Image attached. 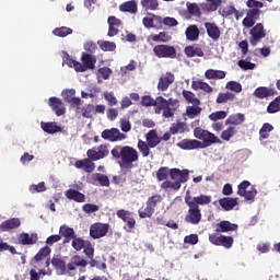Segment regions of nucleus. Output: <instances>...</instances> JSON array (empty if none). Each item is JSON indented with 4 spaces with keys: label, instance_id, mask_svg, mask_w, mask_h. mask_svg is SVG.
Here are the masks:
<instances>
[{
    "label": "nucleus",
    "instance_id": "nucleus-64",
    "mask_svg": "<svg viewBox=\"0 0 280 280\" xmlns=\"http://www.w3.org/2000/svg\"><path fill=\"white\" fill-rule=\"evenodd\" d=\"M250 187V182L248 180H243L238 186H237V196H241L245 194L246 189Z\"/></svg>",
    "mask_w": 280,
    "mask_h": 280
},
{
    "label": "nucleus",
    "instance_id": "nucleus-31",
    "mask_svg": "<svg viewBox=\"0 0 280 280\" xmlns=\"http://www.w3.org/2000/svg\"><path fill=\"white\" fill-rule=\"evenodd\" d=\"M140 5L144 12H154L159 10V0H141Z\"/></svg>",
    "mask_w": 280,
    "mask_h": 280
},
{
    "label": "nucleus",
    "instance_id": "nucleus-42",
    "mask_svg": "<svg viewBox=\"0 0 280 280\" xmlns=\"http://www.w3.org/2000/svg\"><path fill=\"white\" fill-rule=\"evenodd\" d=\"M161 202H163V197H161V195H153L148 198L145 205H149L151 208L155 210L156 207L161 205Z\"/></svg>",
    "mask_w": 280,
    "mask_h": 280
},
{
    "label": "nucleus",
    "instance_id": "nucleus-57",
    "mask_svg": "<svg viewBox=\"0 0 280 280\" xmlns=\"http://www.w3.org/2000/svg\"><path fill=\"white\" fill-rule=\"evenodd\" d=\"M155 102H156V100H154L152 96L144 95L141 98V106H144L145 108H149L150 106H154Z\"/></svg>",
    "mask_w": 280,
    "mask_h": 280
},
{
    "label": "nucleus",
    "instance_id": "nucleus-44",
    "mask_svg": "<svg viewBox=\"0 0 280 280\" xmlns=\"http://www.w3.org/2000/svg\"><path fill=\"white\" fill-rule=\"evenodd\" d=\"M167 176H170V167L161 166L156 172V178L161 183L167 180Z\"/></svg>",
    "mask_w": 280,
    "mask_h": 280
},
{
    "label": "nucleus",
    "instance_id": "nucleus-26",
    "mask_svg": "<svg viewBox=\"0 0 280 280\" xmlns=\"http://www.w3.org/2000/svg\"><path fill=\"white\" fill-rule=\"evenodd\" d=\"M230 231H237V224L230 221H221L217 224L215 233H229Z\"/></svg>",
    "mask_w": 280,
    "mask_h": 280
},
{
    "label": "nucleus",
    "instance_id": "nucleus-3",
    "mask_svg": "<svg viewBox=\"0 0 280 280\" xmlns=\"http://www.w3.org/2000/svg\"><path fill=\"white\" fill-rule=\"evenodd\" d=\"M110 154L114 161H119V166L122 170H132L133 163L139 161V151L130 145H115Z\"/></svg>",
    "mask_w": 280,
    "mask_h": 280
},
{
    "label": "nucleus",
    "instance_id": "nucleus-61",
    "mask_svg": "<svg viewBox=\"0 0 280 280\" xmlns=\"http://www.w3.org/2000/svg\"><path fill=\"white\" fill-rule=\"evenodd\" d=\"M104 98L106 100V102H108L109 106H117V97H115V94L113 92L104 93Z\"/></svg>",
    "mask_w": 280,
    "mask_h": 280
},
{
    "label": "nucleus",
    "instance_id": "nucleus-9",
    "mask_svg": "<svg viewBox=\"0 0 280 280\" xmlns=\"http://www.w3.org/2000/svg\"><path fill=\"white\" fill-rule=\"evenodd\" d=\"M86 266H89L86 259L82 258L80 255H74L67 264V272H73V270H78V268L80 272H86Z\"/></svg>",
    "mask_w": 280,
    "mask_h": 280
},
{
    "label": "nucleus",
    "instance_id": "nucleus-4",
    "mask_svg": "<svg viewBox=\"0 0 280 280\" xmlns=\"http://www.w3.org/2000/svg\"><path fill=\"white\" fill-rule=\"evenodd\" d=\"M170 178L171 180H165L161 184V189H173L174 191H178L183 185V183H187L189 180V170L184 168H171L170 170Z\"/></svg>",
    "mask_w": 280,
    "mask_h": 280
},
{
    "label": "nucleus",
    "instance_id": "nucleus-41",
    "mask_svg": "<svg viewBox=\"0 0 280 280\" xmlns=\"http://www.w3.org/2000/svg\"><path fill=\"white\" fill-rule=\"evenodd\" d=\"M60 237H75V230L67 225H61L59 229Z\"/></svg>",
    "mask_w": 280,
    "mask_h": 280
},
{
    "label": "nucleus",
    "instance_id": "nucleus-1",
    "mask_svg": "<svg viewBox=\"0 0 280 280\" xmlns=\"http://www.w3.org/2000/svg\"><path fill=\"white\" fill-rule=\"evenodd\" d=\"M184 200L188 207L185 222L188 224H200V222H202V212L200 211V207H207V205H211V196L199 195L191 197V192L187 190Z\"/></svg>",
    "mask_w": 280,
    "mask_h": 280
},
{
    "label": "nucleus",
    "instance_id": "nucleus-34",
    "mask_svg": "<svg viewBox=\"0 0 280 280\" xmlns=\"http://www.w3.org/2000/svg\"><path fill=\"white\" fill-rule=\"evenodd\" d=\"M184 51L187 58H194L196 56H198V58H202V56H205L202 48L196 46H187Z\"/></svg>",
    "mask_w": 280,
    "mask_h": 280
},
{
    "label": "nucleus",
    "instance_id": "nucleus-40",
    "mask_svg": "<svg viewBox=\"0 0 280 280\" xmlns=\"http://www.w3.org/2000/svg\"><path fill=\"white\" fill-rule=\"evenodd\" d=\"M186 5L188 13L191 16H196L197 19H200V16H202V12H200V7H198L197 3L187 2Z\"/></svg>",
    "mask_w": 280,
    "mask_h": 280
},
{
    "label": "nucleus",
    "instance_id": "nucleus-13",
    "mask_svg": "<svg viewBox=\"0 0 280 280\" xmlns=\"http://www.w3.org/2000/svg\"><path fill=\"white\" fill-rule=\"evenodd\" d=\"M116 215H117V218L122 220V222H126V224L129 229V230H127L128 233H130V231H132V229H135V226H137V220H135L132 212L125 210V209H120V210H117Z\"/></svg>",
    "mask_w": 280,
    "mask_h": 280
},
{
    "label": "nucleus",
    "instance_id": "nucleus-52",
    "mask_svg": "<svg viewBox=\"0 0 280 280\" xmlns=\"http://www.w3.org/2000/svg\"><path fill=\"white\" fill-rule=\"evenodd\" d=\"M84 246H86V241L75 235L72 241V248H74V250H82Z\"/></svg>",
    "mask_w": 280,
    "mask_h": 280
},
{
    "label": "nucleus",
    "instance_id": "nucleus-12",
    "mask_svg": "<svg viewBox=\"0 0 280 280\" xmlns=\"http://www.w3.org/2000/svg\"><path fill=\"white\" fill-rule=\"evenodd\" d=\"M209 242L214 246H223V248H233L234 240L232 236H218L217 234H209Z\"/></svg>",
    "mask_w": 280,
    "mask_h": 280
},
{
    "label": "nucleus",
    "instance_id": "nucleus-50",
    "mask_svg": "<svg viewBox=\"0 0 280 280\" xmlns=\"http://www.w3.org/2000/svg\"><path fill=\"white\" fill-rule=\"evenodd\" d=\"M237 65L243 71H253L257 67V65L244 59L238 60Z\"/></svg>",
    "mask_w": 280,
    "mask_h": 280
},
{
    "label": "nucleus",
    "instance_id": "nucleus-14",
    "mask_svg": "<svg viewBox=\"0 0 280 280\" xmlns=\"http://www.w3.org/2000/svg\"><path fill=\"white\" fill-rule=\"evenodd\" d=\"M48 106H50L57 117H62V115L67 113V108H65V103H62V100H60L59 97L51 96L48 100Z\"/></svg>",
    "mask_w": 280,
    "mask_h": 280
},
{
    "label": "nucleus",
    "instance_id": "nucleus-5",
    "mask_svg": "<svg viewBox=\"0 0 280 280\" xmlns=\"http://www.w3.org/2000/svg\"><path fill=\"white\" fill-rule=\"evenodd\" d=\"M178 106V101L174 98L165 100L163 96H158L155 98V113L156 115H161L162 110V117H165V119H170L174 117V113L176 110V107Z\"/></svg>",
    "mask_w": 280,
    "mask_h": 280
},
{
    "label": "nucleus",
    "instance_id": "nucleus-63",
    "mask_svg": "<svg viewBox=\"0 0 280 280\" xmlns=\"http://www.w3.org/2000/svg\"><path fill=\"white\" fill-rule=\"evenodd\" d=\"M260 14H261V10L259 9H250L247 11V16L249 19H253L256 22L259 21Z\"/></svg>",
    "mask_w": 280,
    "mask_h": 280
},
{
    "label": "nucleus",
    "instance_id": "nucleus-20",
    "mask_svg": "<svg viewBox=\"0 0 280 280\" xmlns=\"http://www.w3.org/2000/svg\"><path fill=\"white\" fill-rule=\"evenodd\" d=\"M205 27L207 30L209 38H212V40H219L221 32L217 23L206 22Z\"/></svg>",
    "mask_w": 280,
    "mask_h": 280
},
{
    "label": "nucleus",
    "instance_id": "nucleus-62",
    "mask_svg": "<svg viewBox=\"0 0 280 280\" xmlns=\"http://www.w3.org/2000/svg\"><path fill=\"white\" fill-rule=\"evenodd\" d=\"M61 95L65 102H70L75 96V90L74 89L63 90Z\"/></svg>",
    "mask_w": 280,
    "mask_h": 280
},
{
    "label": "nucleus",
    "instance_id": "nucleus-54",
    "mask_svg": "<svg viewBox=\"0 0 280 280\" xmlns=\"http://www.w3.org/2000/svg\"><path fill=\"white\" fill-rule=\"evenodd\" d=\"M226 115H228V113L225 110H219V112H214V113L210 114L209 119L211 121H218L220 119H226Z\"/></svg>",
    "mask_w": 280,
    "mask_h": 280
},
{
    "label": "nucleus",
    "instance_id": "nucleus-47",
    "mask_svg": "<svg viewBox=\"0 0 280 280\" xmlns=\"http://www.w3.org/2000/svg\"><path fill=\"white\" fill-rule=\"evenodd\" d=\"M138 150L143 158L150 156V144L143 140L138 141Z\"/></svg>",
    "mask_w": 280,
    "mask_h": 280
},
{
    "label": "nucleus",
    "instance_id": "nucleus-27",
    "mask_svg": "<svg viewBox=\"0 0 280 280\" xmlns=\"http://www.w3.org/2000/svg\"><path fill=\"white\" fill-rule=\"evenodd\" d=\"M255 97L258 100H266V97H272L275 95V90L266 86H259L254 91Z\"/></svg>",
    "mask_w": 280,
    "mask_h": 280
},
{
    "label": "nucleus",
    "instance_id": "nucleus-48",
    "mask_svg": "<svg viewBox=\"0 0 280 280\" xmlns=\"http://www.w3.org/2000/svg\"><path fill=\"white\" fill-rule=\"evenodd\" d=\"M236 132L237 130H235V127H229L222 131L221 139H223V141H231L232 137H235Z\"/></svg>",
    "mask_w": 280,
    "mask_h": 280
},
{
    "label": "nucleus",
    "instance_id": "nucleus-56",
    "mask_svg": "<svg viewBox=\"0 0 280 280\" xmlns=\"http://www.w3.org/2000/svg\"><path fill=\"white\" fill-rule=\"evenodd\" d=\"M150 16H153V28L163 30L164 19L156 14H150Z\"/></svg>",
    "mask_w": 280,
    "mask_h": 280
},
{
    "label": "nucleus",
    "instance_id": "nucleus-32",
    "mask_svg": "<svg viewBox=\"0 0 280 280\" xmlns=\"http://www.w3.org/2000/svg\"><path fill=\"white\" fill-rule=\"evenodd\" d=\"M182 95L186 100L187 104L192 106H200V98L196 97V94L191 91L183 90Z\"/></svg>",
    "mask_w": 280,
    "mask_h": 280
},
{
    "label": "nucleus",
    "instance_id": "nucleus-8",
    "mask_svg": "<svg viewBox=\"0 0 280 280\" xmlns=\"http://www.w3.org/2000/svg\"><path fill=\"white\" fill-rule=\"evenodd\" d=\"M110 225L108 223L96 222L90 226V237L92 240H102L108 235Z\"/></svg>",
    "mask_w": 280,
    "mask_h": 280
},
{
    "label": "nucleus",
    "instance_id": "nucleus-2",
    "mask_svg": "<svg viewBox=\"0 0 280 280\" xmlns=\"http://www.w3.org/2000/svg\"><path fill=\"white\" fill-rule=\"evenodd\" d=\"M108 148L109 144H101L97 148L89 149L86 151L88 158L75 161L74 167H77V170H83L86 174L95 172V163L93 161H102V159H106V156L110 154Z\"/></svg>",
    "mask_w": 280,
    "mask_h": 280
},
{
    "label": "nucleus",
    "instance_id": "nucleus-51",
    "mask_svg": "<svg viewBox=\"0 0 280 280\" xmlns=\"http://www.w3.org/2000/svg\"><path fill=\"white\" fill-rule=\"evenodd\" d=\"M206 1H207L206 10H208V12H215V10H218V8L222 5V0H206Z\"/></svg>",
    "mask_w": 280,
    "mask_h": 280
},
{
    "label": "nucleus",
    "instance_id": "nucleus-30",
    "mask_svg": "<svg viewBox=\"0 0 280 280\" xmlns=\"http://www.w3.org/2000/svg\"><path fill=\"white\" fill-rule=\"evenodd\" d=\"M147 143L150 148H156V145L161 143V137H159L155 129H152L147 133Z\"/></svg>",
    "mask_w": 280,
    "mask_h": 280
},
{
    "label": "nucleus",
    "instance_id": "nucleus-36",
    "mask_svg": "<svg viewBox=\"0 0 280 280\" xmlns=\"http://www.w3.org/2000/svg\"><path fill=\"white\" fill-rule=\"evenodd\" d=\"M272 130H275V127L270 125V122H265L259 130L260 141H264V139H268Z\"/></svg>",
    "mask_w": 280,
    "mask_h": 280
},
{
    "label": "nucleus",
    "instance_id": "nucleus-15",
    "mask_svg": "<svg viewBox=\"0 0 280 280\" xmlns=\"http://www.w3.org/2000/svg\"><path fill=\"white\" fill-rule=\"evenodd\" d=\"M176 77L172 72H166L159 79L158 91H167L174 84Z\"/></svg>",
    "mask_w": 280,
    "mask_h": 280
},
{
    "label": "nucleus",
    "instance_id": "nucleus-16",
    "mask_svg": "<svg viewBox=\"0 0 280 280\" xmlns=\"http://www.w3.org/2000/svg\"><path fill=\"white\" fill-rule=\"evenodd\" d=\"M177 148L180 150H202V142L196 139H183L177 142Z\"/></svg>",
    "mask_w": 280,
    "mask_h": 280
},
{
    "label": "nucleus",
    "instance_id": "nucleus-28",
    "mask_svg": "<svg viewBox=\"0 0 280 280\" xmlns=\"http://www.w3.org/2000/svg\"><path fill=\"white\" fill-rule=\"evenodd\" d=\"M185 34L187 40H198V38H200V28H198V25L191 24L186 28Z\"/></svg>",
    "mask_w": 280,
    "mask_h": 280
},
{
    "label": "nucleus",
    "instance_id": "nucleus-43",
    "mask_svg": "<svg viewBox=\"0 0 280 280\" xmlns=\"http://www.w3.org/2000/svg\"><path fill=\"white\" fill-rule=\"evenodd\" d=\"M49 255H51V248L45 246L39 249V252L35 255L34 259L35 261H43V259L49 257Z\"/></svg>",
    "mask_w": 280,
    "mask_h": 280
},
{
    "label": "nucleus",
    "instance_id": "nucleus-22",
    "mask_svg": "<svg viewBox=\"0 0 280 280\" xmlns=\"http://www.w3.org/2000/svg\"><path fill=\"white\" fill-rule=\"evenodd\" d=\"M238 200H240L238 198L224 197L219 200V205L220 207H222V209H224V211H233V209L237 207Z\"/></svg>",
    "mask_w": 280,
    "mask_h": 280
},
{
    "label": "nucleus",
    "instance_id": "nucleus-45",
    "mask_svg": "<svg viewBox=\"0 0 280 280\" xmlns=\"http://www.w3.org/2000/svg\"><path fill=\"white\" fill-rule=\"evenodd\" d=\"M98 46L102 51H115L117 49V44L108 40L98 42Z\"/></svg>",
    "mask_w": 280,
    "mask_h": 280
},
{
    "label": "nucleus",
    "instance_id": "nucleus-55",
    "mask_svg": "<svg viewBox=\"0 0 280 280\" xmlns=\"http://www.w3.org/2000/svg\"><path fill=\"white\" fill-rule=\"evenodd\" d=\"M171 135H178V132H185V124L184 122H177L173 124L170 128Z\"/></svg>",
    "mask_w": 280,
    "mask_h": 280
},
{
    "label": "nucleus",
    "instance_id": "nucleus-33",
    "mask_svg": "<svg viewBox=\"0 0 280 280\" xmlns=\"http://www.w3.org/2000/svg\"><path fill=\"white\" fill-rule=\"evenodd\" d=\"M91 180H93V184L97 180L101 187H110V179L102 173L93 174Z\"/></svg>",
    "mask_w": 280,
    "mask_h": 280
},
{
    "label": "nucleus",
    "instance_id": "nucleus-37",
    "mask_svg": "<svg viewBox=\"0 0 280 280\" xmlns=\"http://www.w3.org/2000/svg\"><path fill=\"white\" fill-rule=\"evenodd\" d=\"M52 34L55 36H58L59 38H67V36H69L70 34H73V30L67 26L56 27L52 31Z\"/></svg>",
    "mask_w": 280,
    "mask_h": 280
},
{
    "label": "nucleus",
    "instance_id": "nucleus-23",
    "mask_svg": "<svg viewBox=\"0 0 280 280\" xmlns=\"http://www.w3.org/2000/svg\"><path fill=\"white\" fill-rule=\"evenodd\" d=\"M119 11L128 12L129 14H137V12H139V7L137 4V1L129 0V1L122 2L119 5Z\"/></svg>",
    "mask_w": 280,
    "mask_h": 280
},
{
    "label": "nucleus",
    "instance_id": "nucleus-19",
    "mask_svg": "<svg viewBox=\"0 0 280 280\" xmlns=\"http://www.w3.org/2000/svg\"><path fill=\"white\" fill-rule=\"evenodd\" d=\"M51 264L57 272V275H67V261L60 256H54Z\"/></svg>",
    "mask_w": 280,
    "mask_h": 280
},
{
    "label": "nucleus",
    "instance_id": "nucleus-7",
    "mask_svg": "<svg viewBox=\"0 0 280 280\" xmlns=\"http://www.w3.org/2000/svg\"><path fill=\"white\" fill-rule=\"evenodd\" d=\"M153 54L156 58H176V47L167 44H159L153 47Z\"/></svg>",
    "mask_w": 280,
    "mask_h": 280
},
{
    "label": "nucleus",
    "instance_id": "nucleus-60",
    "mask_svg": "<svg viewBox=\"0 0 280 280\" xmlns=\"http://www.w3.org/2000/svg\"><path fill=\"white\" fill-rule=\"evenodd\" d=\"M84 213H96V211H100V206L94 203H85L82 207Z\"/></svg>",
    "mask_w": 280,
    "mask_h": 280
},
{
    "label": "nucleus",
    "instance_id": "nucleus-21",
    "mask_svg": "<svg viewBox=\"0 0 280 280\" xmlns=\"http://www.w3.org/2000/svg\"><path fill=\"white\" fill-rule=\"evenodd\" d=\"M38 242V236L36 234H27L25 232H22L19 236V244H22V246H34Z\"/></svg>",
    "mask_w": 280,
    "mask_h": 280
},
{
    "label": "nucleus",
    "instance_id": "nucleus-6",
    "mask_svg": "<svg viewBox=\"0 0 280 280\" xmlns=\"http://www.w3.org/2000/svg\"><path fill=\"white\" fill-rule=\"evenodd\" d=\"M194 137L201 142V150L213 145V143H222L220 138L211 133V131L197 127L194 129Z\"/></svg>",
    "mask_w": 280,
    "mask_h": 280
},
{
    "label": "nucleus",
    "instance_id": "nucleus-59",
    "mask_svg": "<svg viewBox=\"0 0 280 280\" xmlns=\"http://www.w3.org/2000/svg\"><path fill=\"white\" fill-rule=\"evenodd\" d=\"M240 196L245 198V200H255V196H257V189L252 186L249 190H245V194Z\"/></svg>",
    "mask_w": 280,
    "mask_h": 280
},
{
    "label": "nucleus",
    "instance_id": "nucleus-46",
    "mask_svg": "<svg viewBox=\"0 0 280 280\" xmlns=\"http://www.w3.org/2000/svg\"><path fill=\"white\" fill-rule=\"evenodd\" d=\"M154 209L151 208L149 205H147L145 208H141L138 210V215L141 219H145V218H152V215H154Z\"/></svg>",
    "mask_w": 280,
    "mask_h": 280
},
{
    "label": "nucleus",
    "instance_id": "nucleus-10",
    "mask_svg": "<svg viewBox=\"0 0 280 280\" xmlns=\"http://www.w3.org/2000/svg\"><path fill=\"white\" fill-rule=\"evenodd\" d=\"M250 38L249 43L252 47H257L262 38H266V30L264 28V24L257 23L252 30L249 31Z\"/></svg>",
    "mask_w": 280,
    "mask_h": 280
},
{
    "label": "nucleus",
    "instance_id": "nucleus-17",
    "mask_svg": "<svg viewBox=\"0 0 280 280\" xmlns=\"http://www.w3.org/2000/svg\"><path fill=\"white\" fill-rule=\"evenodd\" d=\"M81 62L83 67H85L86 71H93L95 69V65L97 63V57L89 52H82Z\"/></svg>",
    "mask_w": 280,
    "mask_h": 280
},
{
    "label": "nucleus",
    "instance_id": "nucleus-29",
    "mask_svg": "<svg viewBox=\"0 0 280 280\" xmlns=\"http://www.w3.org/2000/svg\"><path fill=\"white\" fill-rule=\"evenodd\" d=\"M42 130L48 135H56V132H62V127L58 126L57 122H42Z\"/></svg>",
    "mask_w": 280,
    "mask_h": 280
},
{
    "label": "nucleus",
    "instance_id": "nucleus-11",
    "mask_svg": "<svg viewBox=\"0 0 280 280\" xmlns=\"http://www.w3.org/2000/svg\"><path fill=\"white\" fill-rule=\"evenodd\" d=\"M102 139H105V141H110L112 143H115L117 141H124V139H127V136L125 133H121L119 129L112 128V129H105L101 133Z\"/></svg>",
    "mask_w": 280,
    "mask_h": 280
},
{
    "label": "nucleus",
    "instance_id": "nucleus-58",
    "mask_svg": "<svg viewBox=\"0 0 280 280\" xmlns=\"http://www.w3.org/2000/svg\"><path fill=\"white\" fill-rule=\"evenodd\" d=\"M30 191L32 194H40L43 191H47V187L45 186V183L44 182H40L38 185H32L30 187Z\"/></svg>",
    "mask_w": 280,
    "mask_h": 280
},
{
    "label": "nucleus",
    "instance_id": "nucleus-39",
    "mask_svg": "<svg viewBox=\"0 0 280 280\" xmlns=\"http://www.w3.org/2000/svg\"><path fill=\"white\" fill-rule=\"evenodd\" d=\"M151 40H153V43H170L172 36L165 32H160L159 34L152 35Z\"/></svg>",
    "mask_w": 280,
    "mask_h": 280
},
{
    "label": "nucleus",
    "instance_id": "nucleus-53",
    "mask_svg": "<svg viewBox=\"0 0 280 280\" xmlns=\"http://www.w3.org/2000/svg\"><path fill=\"white\" fill-rule=\"evenodd\" d=\"M229 91H233L234 93H242V83L236 81H229L225 85Z\"/></svg>",
    "mask_w": 280,
    "mask_h": 280
},
{
    "label": "nucleus",
    "instance_id": "nucleus-25",
    "mask_svg": "<svg viewBox=\"0 0 280 280\" xmlns=\"http://www.w3.org/2000/svg\"><path fill=\"white\" fill-rule=\"evenodd\" d=\"M246 121V116L242 113L233 114L228 117L225 120L226 126H242Z\"/></svg>",
    "mask_w": 280,
    "mask_h": 280
},
{
    "label": "nucleus",
    "instance_id": "nucleus-18",
    "mask_svg": "<svg viewBox=\"0 0 280 280\" xmlns=\"http://www.w3.org/2000/svg\"><path fill=\"white\" fill-rule=\"evenodd\" d=\"M19 226H21V219L11 218L0 224V231L8 233V231H14V229H19Z\"/></svg>",
    "mask_w": 280,
    "mask_h": 280
},
{
    "label": "nucleus",
    "instance_id": "nucleus-49",
    "mask_svg": "<svg viewBox=\"0 0 280 280\" xmlns=\"http://www.w3.org/2000/svg\"><path fill=\"white\" fill-rule=\"evenodd\" d=\"M81 110H82V117H84L85 119H91V117L95 115V106L93 104L86 105Z\"/></svg>",
    "mask_w": 280,
    "mask_h": 280
},
{
    "label": "nucleus",
    "instance_id": "nucleus-24",
    "mask_svg": "<svg viewBox=\"0 0 280 280\" xmlns=\"http://www.w3.org/2000/svg\"><path fill=\"white\" fill-rule=\"evenodd\" d=\"M66 198L68 200H73L74 202H86V196L75 189H68L66 192Z\"/></svg>",
    "mask_w": 280,
    "mask_h": 280
},
{
    "label": "nucleus",
    "instance_id": "nucleus-35",
    "mask_svg": "<svg viewBox=\"0 0 280 280\" xmlns=\"http://www.w3.org/2000/svg\"><path fill=\"white\" fill-rule=\"evenodd\" d=\"M202 113V107L200 105H192L186 107V113L184 114L188 119H196Z\"/></svg>",
    "mask_w": 280,
    "mask_h": 280
},
{
    "label": "nucleus",
    "instance_id": "nucleus-38",
    "mask_svg": "<svg viewBox=\"0 0 280 280\" xmlns=\"http://www.w3.org/2000/svg\"><path fill=\"white\" fill-rule=\"evenodd\" d=\"M233 100H235V94L231 92L219 93L217 104H226V102H233Z\"/></svg>",
    "mask_w": 280,
    "mask_h": 280
}]
</instances>
